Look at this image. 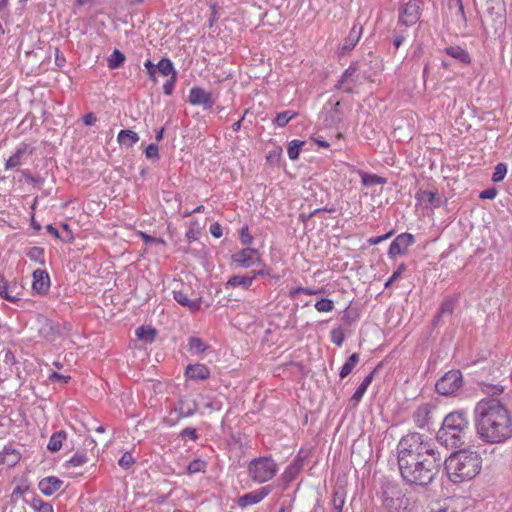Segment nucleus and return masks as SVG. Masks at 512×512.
Masks as SVG:
<instances>
[{"instance_id":"obj_1","label":"nucleus","mask_w":512,"mask_h":512,"mask_svg":"<svg viewBox=\"0 0 512 512\" xmlns=\"http://www.w3.org/2000/svg\"><path fill=\"white\" fill-rule=\"evenodd\" d=\"M481 391L491 397L478 401L474 408V423L478 437L487 444H502L512 438V415L508 407L495 396L504 387L481 383Z\"/></svg>"},{"instance_id":"obj_2","label":"nucleus","mask_w":512,"mask_h":512,"mask_svg":"<svg viewBox=\"0 0 512 512\" xmlns=\"http://www.w3.org/2000/svg\"><path fill=\"white\" fill-rule=\"evenodd\" d=\"M482 469V458L476 451L468 449L453 452L445 460L448 479L454 484H461L474 479Z\"/></svg>"},{"instance_id":"obj_3","label":"nucleus","mask_w":512,"mask_h":512,"mask_svg":"<svg viewBox=\"0 0 512 512\" xmlns=\"http://www.w3.org/2000/svg\"><path fill=\"white\" fill-rule=\"evenodd\" d=\"M398 464L407 465L414 460L439 458L440 453L428 437L420 433H409L401 438L398 447Z\"/></svg>"},{"instance_id":"obj_4","label":"nucleus","mask_w":512,"mask_h":512,"mask_svg":"<svg viewBox=\"0 0 512 512\" xmlns=\"http://www.w3.org/2000/svg\"><path fill=\"white\" fill-rule=\"evenodd\" d=\"M440 464L441 457L414 460L408 462L406 467L404 464L398 465L400 474L406 482L416 485H427L432 482L436 476Z\"/></svg>"},{"instance_id":"obj_5","label":"nucleus","mask_w":512,"mask_h":512,"mask_svg":"<svg viewBox=\"0 0 512 512\" xmlns=\"http://www.w3.org/2000/svg\"><path fill=\"white\" fill-rule=\"evenodd\" d=\"M278 471L277 463L271 457H260L250 462L248 473L250 478L259 484L271 480Z\"/></svg>"},{"instance_id":"obj_6","label":"nucleus","mask_w":512,"mask_h":512,"mask_svg":"<svg viewBox=\"0 0 512 512\" xmlns=\"http://www.w3.org/2000/svg\"><path fill=\"white\" fill-rule=\"evenodd\" d=\"M172 293L175 301L191 313H196L201 309L202 297L196 294L189 285L177 283Z\"/></svg>"},{"instance_id":"obj_7","label":"nucleus","mask_w":512,"mask_h":512,"mask_svg":"<svg viewBox=\"0 0 512 512\" xmlns=\"http://www.w3.org/2000/svg\"><path fill=\"white\" fill-rule=\"evenodd\" d=\"M463 386V376L460 370L446 372L436 383L437 393L444 396L455 395Z\"/></svg>"},{"instance_id":"obj_8","label":"nucleus","mask_w":512,"mask_h":512,"mask_svg":"<svg viewBox=\"0 0 512 512\" xmlns=\"http://www.w3.org/2000/svg\"><path fill=\"white\" fill-rule=\"evenodd\" d=\"M422 2L409 0L401 9L398 22L406 27L413 26L421 17Z\"/></svg>"},{"instance_id":"obj_9","label":"nucleus","mask_w":512,"mask_h":512,"mask_svg":"<svg viewBox=\"0 0 512 512\" xmlns=\"http://www.w3.org/2000/svg\"><path fill=\"white\" fill-rule=\"evenodd\" d=\"M234 262L236 267L248 269V274L253 276V279H255L256 276L274 277L270 269L262 262L261 258H235Z\"/></svg>"},{"instance_id":"obj_10","label":"nucleus","mask_w":512,"mask_h":512,"mask_svg":"<svg viewBox=\"0 0 512 512\" xmlns=\"http://www.w3.org/2000/svg\"><path fill=\"white\" fill-rule=\"evenodd\" d=\"M32 278V291L38 295H46L51 286L48 272L40 268L35 269L32 273Z\"/></svg>"},{"instance_id":"obj_11","label":"nucleus","mask_w":512,"mask_h":512,"mask_svg":"<svg viewBox=\"0 0 512 512\" xmlns=\"http://www.w3.org/2000/svg\"><path fill=\"white\" fill-rule=\"evenodd\" d=\"M469 420L467 413L464 411H453L449 413L443 420V425L446 428L454 431L463 432L468 428Z\"/></svg>"},{"instance_id":"obj_12","label":"nucleus","mask_w":512,"mask_h":512,"mask_svg":"<svg viewBox=\"0 0 512 512\" xmlns=\"http://www.w3.org/2000/svg\"><path fill=\"white\" fill-rule=\"evenodd\" d=\"M272 491L271 486H264L246 493L237 499V504L241 508L260 503Z\"/></svg>"},{"instance_id":"obj_13","label":"nucleus","mask_w":512,"mask_h":512,"mask_svg":"<svg viewBox=\"0 0 512 512\" xmlns=\"http://www.w3.org/2000/svg\"><path fill=\"white\" fill-rule=\"evenodd\" d=\"M358 81L357 67L350 65L342 74L341 78L335 85V89L343 90L346 93H353L354 87Z\"/></svg>"},{"instance_id":"obj_14","label":"nucleus","mask_w":512,"mask_h":512,"mask_svg":"<svg viewBox=\"0 0 512 512\" xmlns=\"http://www.w3.org/2000/svg\"><path fill=\"white\" fill-rule=\"evenodd\" d=\"M188 101L194 106H203L210 109L214 105L212 95L201 87H192L189 91Z\"/></svg>"},{"instance_id":"obj_15","label":"nucleus","mask_w":512,"mask_h":512,"mask_svg":"<svg viewBox=\"0 0 512 512\" xmlns=\"http://www.w3.org/2000/svg\"><path fill=\"white\" fill-rule=\"evenodd\" d=\"M414 236L410 233L398 235L388 247V256H398L405 254L409 246L414 243Z\"/></svg>"},{"instance_id":"obj_16","label":"nucleus","mask_w":512,"mask_h":512,"mask_svg":"<svg viewBox=\"0 0 512 512\" xmlns=\"http://www.w3.org/2000/svg\"><path fill=\"white\" fill-rule=\"evenodd\" d=\"M461 431H454L444 426L438 431L437 438L445 446L456 448L461 445Z\"/></svg>"},{"instance_id":"obj_17","label":"nucleus","mask_w":512,"mask_h":512,"mask_svg":"<svg viewBox=\"0 0 512 512\" xmlns=\"http://www.w3.org/2000/svg\"><path fill=\"white\" fill-rule=\"evenodd\" d=\"M23 295L24 286L20 282L13 280L7 283L6 289H4V292H2L0 296L9 302L17 303L22 300Z\"/></svg>"},{"instance_id":"obj_18","label":"nucleus","mask_w":512,"mask_h":512,"mask_svg":"<svg viewBox=\"0 0 512 512\" xmlns=\"http://www.w3.org/2000/svg\"><path fill=\"white\" fill-rule=\"evenodd\" d=\"M63 486V481L56 476H47L38 483L40 492L45 496H51L59 491Z\"/></svg>"},{"instance_id":"obj_19","label":"nucleus","mask_w":512,"mask_h":512,"mask_svg":"<svg viewBox=\"0 0 512 512\" xmlns=\"http://www.w3.org/2000/svg\"><path fill=\"white\" fill-rule=\"evenodd\" d=\"M185 376L191 380H206L210 376V370L204 364H190L185 369Z\"/></svg>"},{"instance_id":"obj_20","label":"nucleus","mask_w":512,"mask_h":512,"mask_svg":"<svg viewBox=\"0 0 512 512\" xmlns=\"http://www.w3.org/2000/svg\"><path fill=\"white\" fill-rule=\"evenodd\" d=\"M21 458L22 454L19 450L11 447H5L0 453V464L8 468H12L20 462Z\"/></svg>"},{"instance_id":"obj_21","label":"nucleus","mask_w":512,"mask_h":512,"mask_svg":"<svg viewBox=\"0 0 512 512\" xmlns=\"http://www.w3.org/2000/svg\"><path fill=\"white\" fill-rule=\"evenodd\" d=\"M197 410V403L192 398L181 399L175 407V412L178 413L179 417H189L193 415Z\"/></svg>"},{"instance_id":"obj_22","label":"nucleus","mask_w":512,"mask_h":512,"mask_svg":"<svg viewBox=\"0 0 512 512\" xmlns=\"http://www.w3.org/2000/svg\"><path fill=\"white\" fill-rule=\"evenodd\" d=\"M362 25L354 24L351 28L349 35L345 38L342 49L343 50H352L358 43L362 35Z\"/></svg>"},{"instance_id":"obj_23","label":"nucleus","mask_w":512,"mask_h":512,"mask_svg":"<svg viewBox=\"0 0 512 512\" xmlns=\"http://www.w3.org/2000/svg\"><path fill=\"white\" fill-rule=\"evenodd\" d=\"M28 146L24 143L16 148L15 153L7 159L5 170L14 169L22 164V157L27 153Z\"/></svg>"},{"instance_id":"obj_24","label":"nucleus","mask_w":512,"mask_h":512,"mask_svg":"<svg viewBox=\"0 0 512 512\" xmlns=\"http://www.w3.org/2000/svg\"><path fill=\"white\" fill-rule=\"evenodd\" d=\"M253 276L246 275H234L229 278L226 283L227 288L242 287L243 289H249L253 283Z\"/></svg>"},{"instance_id":"obj_25","label":"nucleus","mask_w":512,"mask_h":512,"mask_svg":"<svg viewBox=\"0 0 512 512\" xmlns=\"http://www.w3.org/2000/svg\"><path fill=\"white\" fill-rule=\"evenodd\" d=\"M430 409L428 405L419 406L413 413V421L418 428H424L428 423Z\"/></svg>"},{"instance_id":"obj_26","label":"nucleus","mask_w":512,"mask_h":512,"mask_svg":"<svg viewBox=\"0 0 512 512\" xmlns=\"http://www.w3.org/2000/svg\"><path fill=\"white\" fill-rule=\"evenodd\" d=\"M374 373L375 371L369 373L352 395L351 401H353L354 404H358L361 401L363 395L365 394V392L367 391L368 387L370 386L374 379Z\"/></svg>"},{"instance_id":"obj_27","label":"nucleus","mask_w":512,"mask_h":512,"mask_svg":"<svg viewBox=\"0 0 512 512\" xmlns=\"http://www.w3.org/2000/svg\"><path fill=\"white\" fill-rule=\"evenodd\" d=\"M117 141L120 145H124L126 147H132L139 141V136L136 132L132 130H121L118 133Z\"/></svg>"},{"instance_id":"obj_28","label":"nucleus","mask_w":512,"mask_h":512,"mask_svg":"<svg viewBox=\"0 0 512 512\" xmlns=\"http://www.w3.org/2000/svg\"><path fill=\"white\" fill-rule=\"evenodd\" d=\"M447 55L452 58L458 60L461 63L469 64L471 62V58L466 50L459 46L447 47L445 49Z\"/></svg>"},{"instance_id":"obj_29","label":"nucleus","mask_w":512,"mask_h":512,"mask_svg":"<svg viewBox=\"0 0 512 512\" xmlns=\"http://www.w3.org/2000/svg\"><path fill=\"white\" fill-rule=\"evenodd\" d=\"M156 71H158L163 76L177 74L172 61L167 57L161 58L160 61L156 64Z\"/></svg>"},{"instance_id":"obj_30","label":"nucleus","mask_w":512,"mask_h":512,"mask_svg":"<svg viewBox=\"0 0 512 512\" xmlns=\"http://www.w3.org/2000/svg\"><path fill=\"white\" fill-rule=\"evenodd\" d=\"M135 333L138 339L145 341L147 343L154 342L157 335V331L150 326H140L139 328L136 329Z\"/></svg>"},{"instance_id":"obj_31","label":"nucleus","mask_w":512,"mask_h":512,"mask_svg":"<svg viewBox=\"0 0 512 512\" xmlns=\"http://www.w3.org/2000/svg\"><path fill=\"white\" fill-rule=\"evenodd\" d=\"M361 182L364 186H375L386 184L387 179L376 174L361 172Z\"/></svg>"},{"instance_id":"obj_32","label":"nucleus","mask_w":512,"mask_h":512,"mask_svg":"<svg viewBox=\"0 0 512 512\" xmlns=\"http://www.w3.org/2000/svg\"><path fill=\"white\" fill-rule=\"evenodd\" d=\"M359 362V355L357 353H353L348 360L345 362V364L342 366L340 371V378L344 379L346 378L352 370L356 367V365Z\"/></svg>"},{"instance_id":"obj_33","label":"nucleus","mask_w":512,"mask_h":512,"mask_svg":"<svg viewBox=\"0 0 512 512\" xmlns=\"http://www.w3.org/2000/svg\"><path fill=\"white\" fill-rule=\"evenodd\" d=\"M305 141L292 140L287 147V154L290 160L295 161L299 158L300 149L305 145Z\"/></svg>"},{"instance_id":"obj_34","label":"nucleus","mask_w":512,"mask_h":512,"mask_svg":"<svg viewBox=\"0 0 512 512\" xmlns=\"http://www.w3.org/2000/svg\"><path fill=\"white\" fill-rule=\"evenodd\" d=\"M298 115L297 112L286 110L276 115L274 123L279 127H285L287 123Z\"/></svg>"},{"instance_id":"obj_35","label":"nucleus","mask_w":512,"mask_h":512,"mask_svg":"<svg viewBox=\"0 0 512 512\" xmlns=\"http://www.w3.org/2000/svg\"><path fill=\"white\" fill-rule=\"evenodd\" d=\"M64 438H65L64 432L54 433L49 439L47 448L52 452L59 451L62 447Z\"/></svg>"},{"instance_id":"obj_36","label":"nucleus","mask_w":512,"mask_h":512,"mask_svg":"<svg viewBox=\"0 0 512 512\" xmlns=\"http://www.w3.org/2000/svg\"><path fill=\"white\" fill-rule=\"evenodd\" d=\"M188 347L192 354H200L205 352L207 349L206 344L198 337H191L188 342Z\"/></svg>"},{"instance_id":"obj_37","label":"nucleus","mask_w":512,"mask_h":512,"mask_svg":"<svg viewBox=\"0 0 512 512\" xmlns=\"http://www.w3.org/2000/svg\"><path fill=\"white\" fill-rule=\"evenodd\" d=\"M124 61L125 55L121 51L115 49L108 59V66L111 69H115L120 67Z\"/></svg>"},{"instance_id":"obj_38","label":"nucleus","mask_w":512,"mask_h":512,"mask_svg":"<svg viewBox=\"0 0 512 512\" xmlns=\"http://www.w3.org/2000/svg\"><path fill=\"white\" fill-rule=\"evenodd\" d=\"M506 174H507V165L505 163L500 162L495 166V169H494L491 179L494 183H498V182H501L505 178Z\"/></svg>"},{"instance_id":"obj_39","label":"nucleus","mask_w":512,"mask_h":512,"mask_svg":"<svg viewBox=\"0 0 512 512\" xmlns=\"http://www.w3.org/2000/svg\"><path fill=\"white\" fill-rule=\"evenodd\" d=\"M314 307L318 312L327 313L334 309V302L330 299L322 298L315 303Z\"/></svg>"},{"instance_id":"obj_40","label":"nucleus","mask_w":512,"mask_h":512,"mask_svg":"<svg viewBox=\"0 0 512 512\" xmlns=\"http://www.w3.org/2000/svg\"><path fill=\"white\" fill-rule=\"evenodd\" d=\"M201 229L202 226L197 220L191 221L189 229L186 232V237L189 239V241L196 240L201 232Z\"/></svg>"},{"instance_id":"obj_41","label":"nucleus","mask_w":512,"mask_h":512,"mask_svg":"<svg viewBox=\"0 0 512 512\" xmlns=\"http://www.w3.org/2000/svg\"><path fill=\"white\" fill-rule=\"evenodd\" d=\"M333 511L342 512L345 504V495L342 492L335 491L332 496Z\"/></svg>"},{"instance_id":"obj_42","label":"nucleus","mask_w":512,"mask_h":512,"mask_svg":"<svg viewBox=\"0 0 512 512\" xmlns=\"http://www.w3.org/2000/svg\"><path fill=\"white\" fill-rule=\"evenodd\" d=\"M206 469V462L201 459H195L189 463L187 470L189 474L204 472Z\"/></svg>"},{"instance_id":"obj_43","label":"nucleus","mask_w":512,"mask_h":512,"mask_svg":"<svg viewBox=\"0 0 512 512\" xmlns=\"http://www.w3.org/2000/svg\"><path fill=\"white\" fill-rule=\"evenodd\" d=\"M330 118H331V124H337V123H340L343 119V114H342V111H341V102L340 101H337L332 109H331V114H330Z\"/></svg>"},{"instance_id":"obj_44","label":"nucleus","mask_w":512,"mask_h":512,"mask_svg":"<svg viewBox=\"0 0 512 512\" xmlns=\"http://www.w3.org/2000/svg\"><path fill=\"white\" fill-rule=\"evenodd\" d=\"M88 458L84 453H76L67 461V466L79 467L87 463Z\"/></svg>"},{"instance_id":"obj_45","label":"nucleus","mask_w":512,"mask_h":512,"mask_svg":"<svg viewBox=\"0 0 512 512\" xmlns=\"http://www.w3.org/2000/svg\"><path fill=\"white\" fill-rule=\"evenodd\" d=\"M345 341V333L341 328H334L331 331V342L337 346H342Z\"/></svg>"},{"instance_id":"obj_46","label":"nucleus","mask_w":512,"mask_h":512,"mask_svg":"<svg viewBox=\"0 0 512 512\" xmlns=\"http://www.w3.org/2000/svg\"><path fill=\"white\" fill-rule=\"evenodd\" d=\"M32 507L37 512H54L53 506L50 503L44 502L41 499L34 500L32 503Z\"/></svg>"},{"instance_id":"obj_47","label":"nucleus","mask_w":512,"mask_h":512,"mask_svg":"<svg viewBox=\"0 0 512 512\" xmlns=\"http://www.w3.org/2000/svg\"><path fill=\"white\" fill-rule=\"evenodd\" d=\"M435 197H436V194L434 192L427 191V190L420 191L416 195V199H418L419 201L428 202L431 205H434Z\"/></svg>"},{"instance_id":"obj_48","label":"nucleus","mask_w":512,"mask_h":512,"mask_svg":"<svg viewBox=\"0 0 512 512\" xmlns=\"http://www.w3.org/2000/svg\"><path fill=\"white\" fill-rule=\"evenodd\" d=\"M177 80V74L170 75V78L166 80V82L163 85V92L165 95H171L174 90V86Z\"/></svg>"},{"instance_id":"obj_49","label":"nucleus","mask_w":512,"mask_h":512,"mask_svg":"<svg viewBox=\"0 0 512 512\" xmlns=\"http://www.w3.org/2000/svg\"><path fill=\"white\" fill-rule=\"evenodd\" d=\"M404 270H405V265L404 264H400L398 266V268L394 271L392 276L385 282V287H389L395 281H397L401 277V275H402Z\"/></svg>"},{"instance_id":"obj_50","label":"nucleus","mask_w":512,"mask_h":512,"mask_svg":"<svg viewBox=\"0 0 512 512\" xmlns=\"http://www.w3.org/2000/svg\"><path fill=\"white\" fill-rule=\"evenodd\" d=\"M301 465L298 463H293L284 472V477L288 480L293 479L295 475L299 472Z\"/></svg>"},{"instance_id":"obj_51","label":"nucleus","mask_w":512,"mask_h":512,"mask_svg":"<svg viewBox=\"0 0 512 512\" xmlns=\"http://www.w3.org/2000/svg\"><path fill=\"white\" fill-rule=\"evenodd\" d=\"M145 155L148 159H159V148L156 144H149L145 149Z\"/></svg>"},{"instance_id":"obj_52","label":"nucleus","mask_w":512,"mask_h":512,"mask_svg":"<svg viewBox=\"0 0 512 512\" xmlns=\"http://www.w3.org/2000/svg\"><path fill=\"white\" fill-rule=\"evenodd\" d=\"M454 309V301L452 299H447L442 302L439 312L440 314H451Z\"/></svg>"},{"instance_id":"obj_53","label":"nucleus","mask_w":512,"mask_h":512,"mask_svg":"<svg viewBox=\"0 0 512 512\" xmlns=\"http://www.w3.org/2000/svg\"><path fill=\"white\" fill-rule=\"evenodd\" d=\"M61 231H60V239L62 241H70L73 238V234L71 229L69 228L68 224L63 223L61 225Z\"/></svg>"},{"instance_id":"obj_54","label":"nucleus","mask_w":512,"mask_h":512,"mask_svg":"<svg viewBox=\"0 0 512 512\" xmlns=\"http://www.w3.org/2000/svg\"><path fill=\"white\" fill-rule=\"evenodd\" d=\"M133 463L134 459L129 453H124L119 460V465L123 468H129Z\"/></svg>"},{"instance_id":"obj_55","label":"nucleus","mask_w":512,"mask_h":512,"mask_svg":"<svg viewBox=\"0 0 512 512\" xmlns=\"http://www.w3.org/2000/svg\"><path fill=\"white\" fill-rule=\"evenodd\" d=\"M209 232L215 238H220L223 235L222 226L218 222H214L210 225Z\"/></svg>"},{"instance_id":"obj_56","label":"nucleus","mask_w":512,"mask_h":512,"mask_svg":"<svg viewBox=\"0 0 512 512\" xmlns=\"http://www.w3.org/2000/svg\"><path fill=\"white\" fill-rule=\"evenodd\" d=\"M240 239L243 244H249L252 241V236L249 233L248 226H244L240 232Z\"/></svg>"},{"instance_id":"obj_57","label":"nucleus","mask_w":512,"mask_h":512,"mask_svg":"<svg viewBox=\"0 0 512 512\" xmlns=\"http://www.w3.org/2000/svg\"><path fill=\"white\" fill-rule=\"evenodd\" d=\"M497 195V190L495 188H488L486 190H483L479 197L480 199H489L493 200Z\"/></svg>"},{"instance_id":"obj_58","label":"nucleus","mask_w":512,"mask_h":512,"mask_svg":"<svg viewBox=\"0 0 512 512\" xmlns=\"http://www.w3.org/2000/svg\"><path fill=\"white\" fill-rule=\"evenodd\" d=\"M96 121H97V118L92 112L87 113L83 116V122L87 126L94 125L96 123Z\"/></svg>"},{"instance_id":"obj_59","label":"nucleus","mask_w":512,"mask_h":512,"mask_svg":"<svg viewBox=\"0 0 512 512\" xmlns=\"http://www.w3.org/2000/svg\"><path fill=\"white\" fill-rule=\"evenodd\" d=\"M70 379H71V377L69 375H62L57 372H53L50 375V380H58V381H62L64 383H68L70 381Z\"/></svg>"},{"instance_id":"obj_60","label":"nucleus","mask_w":512,"mask_h":512,"mask_svg":"<svg viewBox=\"0 0 512 512\" xmlns=\"http://www.w3.org/2000/svg\"><path fill=\"white\" fill-rule=\"evenodd\" d=\"M181 435L183 437H189L192 440H196L197 439V433H196V430L194 428H185L181 432Z\"/></svg>"},{"instance_id":"obj_61","label":"nucleus","mask_w":512,"mask_h":512,"mask_svg":"<svg viewBox=\"0 0 512 512\" xmlns=\"http://www.w3.org/2000/svg\"><path fill=\"white\" fill-rule=\"evenodd\" d=\"M46 232L56 239H60V231L51 224L46 225Z\"/></svg>"},{"instance_id":"obj_62","label":"nucleus","mask_w":512,"mask_h":512,"mask_svg":"<svg viewBox=\"0 0 512 512\" xmlns=\"http://www.w3.org/2000/svg\"><path fill=\"white\" fill-rule=\"evenodd\" d=\"M323 211H328L327 209H315L314 211H312L311 213L309 214H305V213H301L300 214V218L302 219V221H307L308 219H310L311 217L315 216L316 214L318 213H321Z\"/></svg>"},{"instance_id":"obj_63","label":"nucleus","mask_w":512,"mask_h":512,"mask_svg":"<svg viewBox=\"0 0 512 512\" xmlns=\"http://www.w3.org/2000/svg\"><path fill=\"white\" fill-rule=\"evenodd\" d=\"M404 40H405V35L404 34H402V33L397 34L393 38V45L395 46L396 49H398L402 45Z\"/></svg>"},{"instance_id":"obj_64","label":"nucleus","mask_w":512,"mask_h":512,"mask_svg":"<svg viewBox=\"0 0 512 512\" xmlns=\"http://www.w3.org/2000/svg\"><path fill=\"white\" fill-rule=\"evenodd\" d=\"M389 236H390V234H385L383 236H379V237H375V238H370L368 240V242H369L370 245H377L380 242L385 241Z\"/></svg>"}]
</instances>
